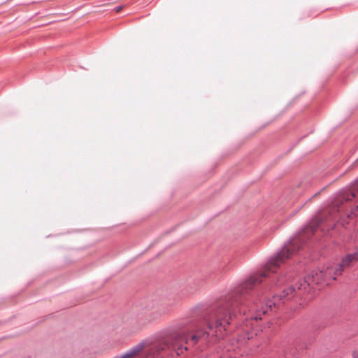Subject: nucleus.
I'll return each instance as SVG.
<instances>
[{
	"mask_svg": "<svg viewBox=\"0 0 358 358\" xmlns=\"http://www.w3.org/2000/svg\"><path fill=\"white\" fill-rule=\"evenodd\" d=\"M270 273L271 259L259 274L250 276L233 293L218 301L215 306L213 313L206 319L208 331L198 329L189 339L185 333L172 335L170 337L171 343L164 340L152 343L141 341L120 357L115 358H160L166 350L170 349L175 351L177 355H180L187 350L185 344L192 343L194 345L200 341H209L210 336L218 339L222 338L224 332L226 331V325L229 324L236 316V309H238L240 313H243V315H246L245 308L247 306L248 315L241 327L245 335L240 336L237 339L236 343H234V341L227 343L224 346V350L228 354L225 355L223 352L218 357L236 358L235 355H233L231 353V351L237 354L240 348L245 345L246 338L250 340L253 338V335H257V332H249L250 326L252 327L254 322H257L258 320H261L262 316L271 309V300H268L266 305L264 306L261 304L259 306L257 302H255L249 306L245 303V294H248L254 286L259 284L263 278L268 277Z\"/></svg>",
	"mask_w": 358,
	"mask_h": 358,
	"instance_id": "nucleus-1",
	"label": "nucleus"
},
{
	"mask_svg": "<svg viewBox=\"0 0 358 358\" xmlns=\"http://www.w3.org/2000/svg\"><path fill=\"white\" fill-rule=\"evenodd\" d=\"M176 304V300L164 301L156 310L145 315H139L138 321L141 327L144 326L162 316L170 314L174 309Z\"/></svg>",
	"mask_w": 358,
	"mask_h": 358,
	"instance_id": "nucleus-2",
	"label": "nucleus"
},
{
	"mask_svg": "<svg viewBox=\"0 0 358 358\" xmlns=\"http://www.w3.org/2000/svg\"><path fill=\"white\" fill-rule=\"evenodd\" d=\"M356 196H357V194L355 191H352L350 192H345L342 195V200L341 201V205L343 204L344 201H345L346 202L352 201Z\"/></svg>",
	"mask_w": 358,
	"mask_h": 358,
	"instance_id": "nucleus-3",
	"label": "nucleus"
},
{
	"mask_svg": "<svg viewBox=\"0 0 358 358\" xmlns=\"http://www.w3.org/2000/svg\"><path fill=\"white\" fill-rule=\"evenodd\" d=\"M336 226V223H333L331 224H327L324 223L323 222H320L317 224V227L321 229L322 231H328L333 230Z\"/></svg>",
	"mask_w": 358,
	"mask_h": 358,
	"instance_id": "nucleus-4",
	"label": "nucleus"
},
{
	"mask_svg": "<svg viewBox=\"0 0 358 358\" xmlns=\"http://www.w3.org/2000/svg\"><path fill=\"white\" fill-rule=\"evenodd\" d=\"M358 213V205L354 207H350V210H346L345 215L348 218H351L352 215H357Z\"/></svg>",
	"mask_w": 358,
	"mask_h": 358,
	"instance_id": "nucleus-5",
	"label": "nucleus"
},
{
	"mask_svg": "<svg viewBox=\"0 0 358 358\" xmlns=\"http://www.w3.org/2000/svg\"><path fill=\"white\" fill-rule=\"evenodd\" d=\"M122 10V7L121 6H117L115 8V12L118 13L119 11H120Z\"/></svg>",
	"mask_w": 358,
	"mask_h": 358,
	"instance_id": "nucleus-6",
	"label": "nucleus"
},
{
	"mask_svg": "<svg viewBox=\"0 0 358 358\" xmlns=\"http://www.w3.org/2000/svg\"><path fill=\"white\" fill-rule=\"evenodd\" d=\"M310 230H311L312 231H313V229L310 227H307L306 229V231H309Z\"/></svg>",
	"mask_w": 358,
	"mask_h": 358,
	"instance_id": "nucleus-7",
	"label": "nucleus"
},
{
	"mask_svg": "<svg viewBox=\"0 0 358 358\" xmlns=\"http://www.w3.org/2000/svg\"><path fill=\"white\" fill-rule=\"evenodd\" d=\"M352 358H358V355L357 354H354Z\"/></svg>",
	"mask_w": 358,
	"mask_h": 358,
	"instance_id": "nucleus-8",
	"label": "nucleus"
}]
</instances>
